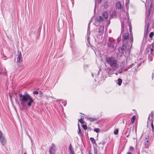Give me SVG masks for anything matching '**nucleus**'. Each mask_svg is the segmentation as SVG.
I'll return each instance as SVG.
<instances>
[{
	"label": "nucleus",
	"mask_w": 154,
	"mask_h": 154,
	"mask_svg": "<svg viewBox=\"0 0 154 154\" xmlns=\"http://www.w3.org/2000/svg\"><path fill=\"white\" fill-rule=\"evenodd\" d=\"M116 7L118 9H119L121 10H123V7L120 1H118L117 2L116 4Z\"/></svg>",
	"instance_id": "nucleus-9"
},
{
	"label": "nucleus",
	"mask_w": 154,
	"mask_h": 154,
	"mask_svg": "<svg viewBox=\"0 0 154 154\" xmlns=\"http://www.w3.org/2000/svg\"><path fill=\"white\" fill-rule=\"evenodd\" d=\"M6 73V72H0V74H3V75H5Z\"/></svg>",
	"instance_id": "nucleus-39"
},
{
	"label": "nucleus",
	"mask_w": 154,
	"mask_h": 154,
	"mask_svg": "<svg viewBox=\"0 0 154 154\" xmlns=\"http://www.w3.org/2000/svg\"><path fill=\"white\" fill-rule=\"evenodd\" d=\"M19 101L23 107H25L26 105L29 107L32 104L34 103V101L32 97L26 92H25L24 94H19Z\"/></svg>",
	"instance_id": "nucleus-1"
},
{
	"label": "nucleus",
	"mask_w": 154,
	"mask_h": 154,
	"mask_svg": "<svg viewBox=\"0 0 154 154\" xmlns=\"http://www.w3.org/2000/svg\"><path fill=\"white\" fill-rule=\"evenodd\" d=\"M101 2V0H99V3H100Z\"/></svg>",
	"instance_id": "nucleus-41"
},
{
	"label": "nucleus",
	"mask_w": 154,
	"mask_h": 154,
	"mask_svg": "<svg viewBox=\"0 0 154 154\" xmlns=\"http://www.w3.org/2000/svg\"><path fill=\"white\" fill-rule=\"evenodd\" d=\"M153 47H154L153 45H152V47L151 48V50H150V54H151V55H153L152 54V52H153Z\"/></svg>",
	"instance_id": "nucleus-28"
},
{
	"label": "nucleus",
	"mask_w": 154,
	"mask_h": 154,
	"mask_svg": "<svg viewBox=\"0 0 154 154\" xmlns=\"http://www.w3.org/2000/svg\"><path fill=\"white\" fill-rule=\"evenodd\" d=\"M134 149V147H130L129 148V150L130 151H132Z\"/></svg>",
	"instance_id": "nucleus-37"
},
{
	"label": "nucleus",
	"mask_w": 154,
	"mask_h": 154,
	"mask_svg": "<svg viewBox=\"0 0 154 154\" xmlns=\"http://www.w3.org/2000/svg\"><path fill=\"white\" fill-rule=\"evenodd\" d=\"M79 122L82 124H83L84 123V122L83 121L82 119L81 118V119H79Z\"/></svg>",
	"instance_id": "nucleus-27"
},
{
	"label": "nucleus",
	"mask_w": 154,
	"mask_h": 154,
	"mask_svg": "<svg viewBox=\"0 0 154 154\" xmlns=\"http://www.w3.org/2000/svg\"><path fill=\"white\" fill-rule=\"evenodd\" d=\"M145 28L146 29V31L144 34V37H146L148 35V29L149 27V24L147 22H145Z\"/></svg>",
	"instance_id": "nucleus-6"
},
{
	"label": "nucleus",
	"mask_w": 154,
	"mask_h": 154,
	"mask_svg": "<svg viewBox=\"0 0 154 154\" xmlns=\"http://www.w3.org/2000/svg\"><path fill=\"white\" fill-rule=\"evenodd\" d=\"M50 154H55L56 149L55 145L52 143L49 149Z\"/></svg>",
	"instance_id": "nucleus-5"
},
{
	"label": "nucleus",
	"mask_w": 154,
	"mask_h": 154,
	"mask_svg": "<svg viewBox=\"0 0 154 154\" xmlns=\"http://www.w3.org/2000/svg\"><path fill=\"white\" fill-rule=\"evenodd\" d=\"M135 119H136L135 116L134 115L133 116L131 119V122L132 123H133L134 122Z\"/></svg>",
	"instance_id": "nucleus-21"
},
{
	"label": "nucleus",
	"mask_w": 154,
	"mask_h": 154,
	"mask_svg": "<svg viewBox=\"0 0 154 154\" xmlns=\"http://www.w3.org/2000/svg\"><path fill=\"white\" fill-rule=\"evenodd\" d=\"M128 43H125V42H123V46L122 47V48L124 50L126 49L127 48L126 46L128 45Z\"/></svg>",
	"instance_id": "nucleus-15"
},
{
	"label": "nucleus",
	"mask_w": 154,
	"mask_h": 154,
	"mask_svg": "<svg viewBox=\"0 0 154 154\" xmlns=\"http://www.w3.org/2000/svg\"><path fill=\"white\" fill-rule=\"evenodd\" d=\"M103 19L102 17L100 16L98 17V18L97 19V20L98 22H100L103 20Z\"/></svg>",
	"instance_id": "nucleus-18"
},
{
	"label": "nucleus",
	"mask_w": 154,
	"mask_h": 154,
	"mask_svg": "<svg viewBox=\"0 0 154 154\" xmlns=\"http://www.w3.org/2000/svg\"><path fill=\"white\" fill-rule=\"evenodd\" d=\"M149 138L148 137L146 138L145 139V141L147 143L149 142Z\"/></svg>",
	"instance_id": "nucleus-36"
},
{
	"label": "nucleus",
	"mask_w": 154,
	"mask_h": 154,
	"mask_svg": "<svg viewBox=\"0 0 154 154\" xmlns=\"http://www.w3.org/2000/svg\"><path fill=\"white\" fill-rule=\"evenodd\" d=\"M24 154H27L26 153V152H25L24 153Z\"/></svg>",
	"instance_id": "nucleus-45"
},
{
	"label": "nucleus",
	"mask_w": 154,
	"mask_h": 154,
	"mask_svg": "<svg viewBox=\"0 0 154 154\" xmlns=\"http://www.w3.org/2000/svg\"><path fill=\"white\" fill-rule=\"evenodd\" d=\"M103 27L102 26H100L99 29V32L100 35H101L103 32Z\"/></svg>",
	"instance_id": "nucleus-12"
},
{
	"label": "nucleus",
	"mask_w": 154,
	"mask_h": 154,
	"mask_svg": "<svg viewBox=\"0 0 154 154\" xmlns=\"http://www.w3.org/2000/svg\"><path fill=\"white\" fill-rule=\"evenodd\" d=\"M153 32H151L149 35V37L150 38H152L153 35Z\"/></svg>",
	"instance_id": "nucleus-32"
},
{
	"label": "nucleus",
	"mask_w": 154,
	"mask_h": 154,
	"mask_svg": "<svg viewBox=\"0 0 154 154\" xmlns=\"http://www.w3.org/2000/svg\"><path fill=\"white\" fill-rule=\"evenodd\" d=\"M153 56V55H149V60H150V61H152V57Z\"/></svg>",
	"instance_id": "nucleus-24"
},
{
	"label": "nucleus",
	"mask_w": 154,
	"mask_h": 154,
	"mask_svg": "<svg viewBox=\"0 0 154 154\" xmlns=\"http://www.w3.org/2000/svg\"><path fill=\"white\" fill-rule=\"evenodd\" d=\"M103 16L106 19L108 17V12L107 11H104V12H103Z\"/></svg>",
	"instance_id": "nucleus-14"
},
{
	"label": "nucleus",
	"mask_w": 154,
	"mask_h": 154,
	"mask_svg": "<svg viewBox=\"0 0 154 154\" xmlns=\"http://www.w3.org/2000/svg\"><path fill=\"white\" fill-rule=\"evenodd\" d=\"M94 154H97V149H94Z\"/></svg>",
	"instance_id": "nucleus-34"
},
{
	"label": "nucleus",
	"mask_w": 154,
	"mask_h": 154,
	"mask_svg": "<svg viewBox=\"0 0 154 154\" xmlns=\"http://www.w3.org/2000/svg\"><path fill=\"white\" fill-rule=\"evenodd\" d=\"M125 70H126L124 69V66H121L120 68L118 71V73H121Z\"/></svg>",
	"instance_id": "nucleus-11"
},
{
	"label": "nucleus",
	"mask_w": 154,
	"mask_h": 154,
	"mask_svg": "<svg viewBox=\"0 0 154 154\" xmlns=\"http://www.w3.org/2000/svg\"><path fill=\"white\" fill-rule=\"evenodd\" d=\"M124 51V50L122 48V47H120L119 48V51L120 53L123 54Z\"/></svg>",
	"instance_id": "nucleus-19"
},
{
	"label": "nucleus",
	"mask_w": 154,
	"mask_h": 154,
	"mask_svg": "<svg viewBox=\"0 0 154 154\" xmlns=\"http://www.w3.org/2000/svg\"><path fill=\"white\" fill-rule=\"evenodd\" d=\"M69 154H75L72 146L71 143L69 144Z\"/></svg>",
	"instance_id": "nucleus-8"
},
{
	"label": "nucleus",
	"mask_w": 154,
	"mask_h": 154,
	"mask_svg": "<svg viewBox=\"0 0 154 154\" xmlns=\"http://www.w3.org/2000/svg\"><path fill=\"white\" fill-rule=\"evenodd\" d=\"M38 92L37 91H33V93L34 94H38Z\"/></svg>",
	"instance_id": "nucleus-33"
},
{
	"label": "nucleus",
	"mask_w": 154,
	"mask_h": 154,
	"mask_svg": "<svg viewBox=\"0 0 154 154\" xmlns=\"http://www.w3.org/2000/svg\"><path fill=\"white\" fill-rule=\"evenodd\" d=\"M118 81L117 83L118 85L119 86L121 85L122 83V80L121 79H118Z\"/></svg>",
	"instance_id": "nucleus-20"
},
{
	"label": "nucleus",
	"mask_w": 154,
	"mask_h": 154,
	"mask_svg": "<svg viewBox=\"0 0 154 154\" xmlns=\"http://www.w3.org/2000/svg\"><path fill=\"white\" fill-rule=\"evenodd\" d=\"M100 131V129L99 128H95L94 129V131L96 132L97 133H98Z\"/></svg>",
	"instance_id": "nucleus-30"
},
{
	"label": "nucleus",
	"mask_w": 154,
	"mask_h": 154,
	"mask_svg": "<svg viewBox=\"0 0 154 154\" xmlns=\"http://www.w3.org/2000/svg\"><path fill=\"white\" fill-rule=\"evenodd\" d=\"M112 44V42L109 41L108 43V46L109 47H110L111 46Z\"/></svg>",
	"instance_id": "nucleus-29"
},
{
	"label": "nucleus",
	"mask_w": 154,
	"mask_h": 154,
	"mask_svg": "<svg viewBox=\"0 0 154 154\" xmlns=\"http://www.w3.org/2000/svg\"><path fill=\"white\" fill-rule=\"evenodd\" d=\"M89 154H92L90 152H89Z\"/></svg>",
	"instance_id": "nucleus-43"
},
{
	"label": "nucleus",
	"mask_w": 154,
	"mask_h": 154,
	"mask_svg": "<svg viewBox=\"0 0 154 154\" xmlns=\"http://www.w3.org/2000/svg\"><path fill=\"white\" fill-rule=\"evenodd\" d=\"M90 140L91 141L92 143H95V140L94 139L93 137H91L90 138Z\"/></svg>",
	"instance_id": "nucleus-25"
},
{
	"label": "nucleus",
	"mask_w": 154,
	"mask_h": 154,
	"mask_svg": "<svg viewBox=\"0 0 154 154\" xmlns=\"http://www.w3.org/2000/svg\"><path fill=\"white\" fill-rule=\"evenodd\" d=\"M151 127L152 128V131L154 133V127L152 123V122L151 123Z\"/></svg>",
	"instance_id": "nucleus-23"
},
{
	"label": "nucleus",
	"mask_w": 154,
	"mask_h": 154,
	"mask_svg": "<svg viewBox=\"0 0 154 154\" xmlns=\"http://www.w3.org/2000/svg\"><path fill=\"white\" fill-rule=\"evenodd\" d=\"M116 13L115 11H114L112 14H111L109 17V19H111L113 18H116Z\"/></svg>",
	"instance_id": "nucleus-10"
},
{
	"label": "nucleus",
	"mask_w": 154,
	"mask_h": 154,
	"mask_svg": "<svg viewBox=\"0 0 154 154\" xmlns=\"http://www.w3.org/2000/svg\"><path fill=\"white\" fill-rule=\"evenodd\" d=\"M131 29H130V32H131Z\"/></svg>",
	"instance_id": "nucleus-44"
},
{
	"label": "nucleus",
	"mask_w": 154,
	"mask_h": 154,
	"mask_svg": "<svg viewBox=\"0 0 154 154\" xmlns=\"http://www.w3.org/2000/svg\"><path fill=\"white\" fill-rule=\"evenodd\" d=\"M82 127L85 130H86L87 129V127L86 125H82Z\"/></svg>",
	"instance_id": "nucleus-26"
},
{
	"label": "nucleus",
	"mask_w": 154,
	"mask_h": 154,
	"mask_svg": "<svg viewBox=\"0 0 154 154\" xmlns=\"http://www.w3.org/2000/svg\"><path fill=\"white\" fill-rule=\"evenodd\" d=\"M66 102H63V106H65L66 105Z\"/></svg>",
	"instance_id": "nucleus-40"
},
{
	"label": "nucleus",
	"mask_w": 154,
	"mask_h": 154,
	"mask_svg": "<svg viewBox=\"0 0 154 154\" xmlns=\"http://www.w3.org/2000/svg\"><path fill=\"white\" fill-rule=\"evenodd\" d=\"M88 119L91 122L95 121H97V118H93L89 117L88 118Z\"/></svg>",
	"instance_id": "nucleus-16"
},
{
	"label": "nucleus",
	"mask_w": 154,
	"mask_h": 154,
	"mask_svg": "<svg viewBox=\"0 0 154 154\" xmlns=\"http://www.w3.org/2000/svg\"><path fill=\"white\" fill-rule=\"evenodd\" d=\"M106 61L114 70L116 69L118 67L119 65L117 63V61L114 57H111L106 58Z\"/></svg>",
	"instance_id": "nucleus-2"
},
{
	"label": "nucleus",
	"mask_w": 154,
	"mask_h": 154,
	"mask_svg": "<svg viewBox=\"0 0 154 154\" xmlns=\"http://www.w3.org/2000/svg\"><path fill=\"white\" fill-rule=\"evenodd\" d=\"M118 129H116L114 131V134H117L118 133Z\"/></svg>",
	"instance_id": "nucleus-31"
},
{
	"label": "nucleus",
	"mask_w": 154,
	"mask_h": 154,
	"mask_svg": "<svg viewBox=\"0 0 154 154\" xmlns=\"http://www.w3.org/2000/svg\"><path fill=\"white\" fill-rule=\"evenodd\" d=\"M89 129H90V128H88Z\"/></svg>",
	"instance_id": "nucleus-48"
},
{
	"label": "nucleus",
	"mask_w": 154,
	"mask_h": 154,
	"mask_svg": "<svg viewBox=\"0 0 154 154\" xmlns=\"http://www.w3.org/2000/svg\"><path fill=\"white\" fill-rule=\"evenodd\" d=\"M78 130H79V131L78 132V134L80 136H82L83 135V134H82V132L80 128V127H79V124H78Z\"/></svg>",
	"instance_id": "nucleus-17"
},
{
	"label": "nucleus",
	"mask_w": 154,
	"mask_h": 154,
	"mask_svg": "<svg viewBox=\"0 0 154 154\" xmlns=\"http://www.w3.org/2000/svg\"><path fill=\"white\" fill-rule=\"evenodd\" d=\"M131 38L130 40L129 41V42H130V43H131V46L132 45V43L133 42V37L132 36V35L131 33Z\"/></svg>",
	"instance_id": "nucleus-22"
},
{
	"label": "nucleus",
	"mask_w": 154,
	"mask_h": 154,
	"mask_svg": "<svg viewBox=\"0 0 154 154\" xmlns=\"http://www.w3.org/2000/svg\"><path fill=\"white\" fill-rule=\"evenodd\" d=\"M110 23V19H109V20H108V21H107V26H108L109 25Z\"/></svg>",
	"instance_id": "nucleus-35"
},
{
	"label": "nucleus",
	"mask_w": 154,
	"mask_h": 154,
	"mask_svg": "<svg viewBox=\"0 0 154 154\" xmlns=\"http://www.w3.org/2000/svg\"><path fill=\"white\" fill-rule=\"evenodd\" d=\"M109 70H111V69H110V68H109Z\"/></svg>",
	"instance_id": "nucleus-47"
},
{
	"label": "nucleus",
	"mask_w": 154,
	"mask_h": 154,
	"mask_svg": "<svg viewBox=\"0 0 154 154\" xmlns=\"http://www.w3.org/2000/svg\"><path fill=\"white\" fill-rule=\"evenodd\" d=\"M130 132V130L128 128H127L126 131L125 133V134L126 136V137H129Z\"/></svg>",
	"instance_id": "nucleus-13"
},
{
	"label": "nucleus",
	"mask_w": 154,
	"mask_h": 154,
	"mask_svg": "<svg viewBox=\"0 0 154 154\" xmlns=\"http://www.w3.org/2000/svg\"><path fill=\"white\" fill-rule=\"evenodd\" d=\"M129 33L128 32L125 33L124 34L123 36V38L122 40L125 43L128 42L129 40Z\"/></svg>",
	"instance_id": "nucleus-4"
},
{
	"label": "nucleus",
	"mask_w": 154,
	"mask_h": 154,
	"mask_svg": "<svg viewBox=\"0 0 154 154\" xmlns=\"http://www.w3.org/2000/svg\"><path fill=\"white\" fill-rule=\"evenodd\" d=\"M120 40L119 39V38H118V40Z\"/></svg>",
	"instance_id": "nucleus-46"
},
{
	"label": "nucleus",
	"mask_w": 154,
	"mask_h": 154,
	"mask_svg": "<svg viewBox=\"0 0 154 154\" xmlns=\"http://www.w3.org/2000/svg\"><path fill=\"white\" fill-rule=\"evenodd\" d=\"M18 56L17 59V62L19 63H20L22 62L21 59H22V54L20 51H18Z\"/></svg>",
	"instance_id": "nucleus-7"
},
{
	"label": "nucleus",
	"mask_w": 154,
	"mask_h": 154,
	"mask_svg": "<svg viewBox=\"0 0 154 154\" xmlns=\"http://www.w3.org/2000/svg\"><path fill=\"white\" fill-rule=\"evenodd\" d=\"M0 141L2 145L3 146H4L7 142L6 138L1 131H0Z\"/></svg>",
	"instance_id": "nucleus-3"
},
{
	"label": "nucleus",
	"mask_w": 154,
	"mask_h": 154,
	"mask_svg": "<svg viewBox=\"0 0 154 154\" xmlns=\"http://www.w3.org/2000/svg\"><path fill=\"white\" fill-rule=\"evenodd\" d=\"M153 6V2H151V3L150 5V8H152Z\"/></svg>",
	"instance_id": "nucleus-38"
},
{
	"label": "nucleus",
	"mask_w": 154,
	"mask_h": 154,
	"mask_svg": "<svg viewBox=\"0 0 154 154\" xmlns=\"http://www.w3.org/2000/svg\"><path fill=\"white\" fill-rule=\"evenodd\" d=\"M127 154H132L130 152H127Z\"/></svg>",
	"instance_id": "nucleus-42"
}]
</instances>
